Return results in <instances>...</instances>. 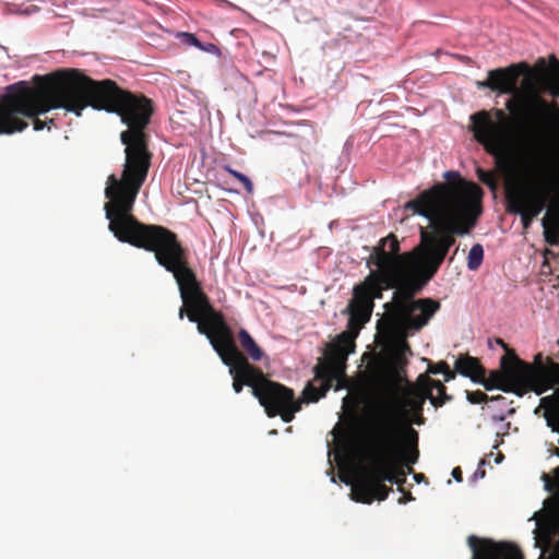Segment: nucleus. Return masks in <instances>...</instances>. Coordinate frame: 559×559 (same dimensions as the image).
<instances>
[{
	"label": "nucleus",
	"mask_w": 559,
	"mask_h": 559,
	"mask_svg": "<svg viewBox=\"0 0 559 559\" xmlns=\"http://www.w3.org/2000/svg\"><path fill=\"white\" fill-rule=\"evenodd\" d=\"M539 364H543V355L542 353H538L534 358V364H531L532 366H539Z\"/></svg>",
	"instance_id": "obj_32"
},
{
	"label": "nucleus",
	"mask_w": 559,
	"mask_h": 559,
	"mask_svg": "<svg viewBox=\"0 0 559 559\" xmlns=\"http://www.w3.org/2000/svg\"><path fill=\"white\" fill-rule=\"evenodd\" d=\"M507 201H508L509 212L519 214L521 216V222H522L523 227L525 229H527L532 225L534 218L531 217V215L524 211V206L521 203H516V202H514V200H507Z\"/></svg>",
	"instance_id": "obj_21"
},
{
	"label": "nucleus",
	"mask_w": 559,
	"mask_h": 559,
	"mask_svg": "<svg viewBox=\"0 0 559 559\" xmlns=\"http://www.w3.org/2000/svg\"><path fill=\"white\" fill-rule=\"evenodd\" d=\"M479 88L510 94L504 109L479 110L471 116L475 140L502 167L509 165L515 145L549 148L559 140V106L543 97H559V60L540 59L534 69L526 62L488 71Z\"/></svg>",
	"instance_id": "obj_3"
},
{
	"label": "nucleus",
	"mask_w": 559,
	"mask_h": 559,
	"mask_svg": "<svg viewBox=\"0 0 559 559\" xmlns=\"http://www.w3.org/2000/svg\"><path fill=\"white\" fill-rule=\"evenodd\" d=\"M557 559H559V556L557 557Z\"/></svg>",
	"instance_id": "obj_39"
},
{
	"label": "nucleus",
	"mask_w": 559,
	"mask_h": 559,
	"mask_svg": "<svg viewBox=\"0 0 559 559\" xmlns=\"http://www.w3.org/2000/svg\"><path fill=\"white\" fill-rule=\"evenodd\" d=\"M489 401L491 402H504L506 397L502 395L489 396Z\"/></svg>",
	"instance_id": "obj_33"
},
{
	"label": "nucleus",
	"mask_w": 559,
	"mask_h": 559,
	"mask_svg": "<svg viewBox=\"0 0 559 559\" xmlns=\"http://www.w3.org/2000/svg\"><path fill=\"white\" fill-rule=\"evenodd\" d=\"M225 170L228 174H230L234 178L239 180L243 185V188L246 189V191L248 193H252L253 192V185H252V181L250 180L249 177H247L246 175H243L242 173H240L238 170L233 169L229 166H226Z\"/></svg>",
	"instance_id": "obj_23"
},
{
	"label": "nucleus",
	"mask_w": 559,
	"mask_h": 559,
	"mask_svg": "<svg viewBox=\"0 0 559 559\" xmlns=\"http://www.w3.org/2000/svg\"><path fill=\"white\" fill-rule=\"evenodd\" d=\"M503 457V454L499 453L496 457V463H500Z\"/></svg>",
	"instance_id": "obj_34"
},
{
	"label": "nucleus",
	"mask_w": 559,
	"mask_h": 559,
	"mask_svg": "<svg viewBox=\"0 0 559 559\" xmlns=\"http://www.w3.org/2000/svg\"><path fill=\"white\" fill-rule=\"evenodd\" d=\"M423 252L419 243L413 250L402 253L400 241L393 233L381 238L372 248L366 260L370 273L353 289L354 308L347 330L328 345L325 356L313 368L314 378L302 391V399L307 403L318 402L331 388L340 391L347 386V359L355 352V338L359 331L370 320L374 299H381L384 290H399L411 278Z\"/></svg>",
	"instance_id": "obj_4"
},
{
	"label": "nucleus",
	"mask_w": 559,
	"mask_h": 559,
	"mask_svg": "<svg viewBox=\"0 0 559 559\" xmlns=\"http://www.w3.org/2000/svg\"><path fill=\"white\" fill-rule=\"evenodd\" d=\"M540 406L545 408L547 425L559 432V390L552 395L542 397Z\"/></svg>",
	"instance_id": "obj_17"
},
{
	"label": "nucleus",
	"mask_w": 559,
	"mask_h": 559,
	"mask_svg": "<svg viewBox=\"0 0 559 559\" xmlns=\"http://www.w3.org/2000/svg\"><path fill=\"white\" fill-rule=\"evenodd\" d=\"M496 342H497V344H498V345H500L502 348H504V349H506V352H507V353H506V355H504V356H509V357H510L511 352H514L513 349H510V348L508 347V345L503 342V340H501V338H497V340H496Z\"/></svg>",
	"instance_id": "obj_31"
},
{
	"label": "nucleus",
	"mask_w": 559,
	"mask_h": 559,
	"mask_svg": "<svg viewBox=\"0 0 559 559\" xmlns=\"http://www.w3.org/2000/svg\"><path fill=\"white\" fill-rule=\"evenodd\" d=\"M531 370L528 362L521 360L514 352L500 359V370H492L489 373L490 381L497 383V389L515 393L522 396L527 392L525 373Z\"/></svg>",
	"instance_id": "obj_12"
},
{
	"label": "nucleus",
	"mask_w": 559,
	"mask_h": 559,
	"mask_svg": "<svg viewBox=\"0 0 559 559\" xmlns=\"http://www.w3.org/2000/svg\"><path fill=\"white\" fill-rule=\"evenodd\" d=\"M417 384L426 390L427 396L435 407H440L452 400V396L447 393V389L440 380H433L427 374H420L417 379Z\"/></svg>",
	"instance_id": "obj_15"
},
{
	"label": "nucleus",
	"mask_w": 559,
	"mask_h": 559,
	"mask_svg": "<svg viewBox=\"0 0 559 559\" xmlns=\"http://www.w3.org/2000/svg\"><path fill=\"white\" fill-rule=\"evenodd\" d=\"M57 70L48 75L34 78L36 87L31 86L25 81H20L9 85L5 93L0 97V134H13L27 128L25 118L33 120L36 131L45 128L46 121L38 118V115L45 114L50 109L58 108L51 106L44 110L43 106L52 104L48 87L50 76L58 73Z\"/></svg>",
	"instance_id": "obj_7"
},
{
	"label": "nucleus",
	"mask_w": 559,
	"mask_h": 559,
	"mask_svg": "<svg viewBox=\"0 0 559 559\" xmlns=\"http://www.w3.org/2000/svg\"><path fill=\"white\" fill-rule=\"evenodd\" d=\"M406 499H407V500H412V499H413L412 495H411V493H408V496H406Z\"/></svg>",
	"instance_id": "obj_36"
},
{
	"label": "nucleus",
	"mask_w": 559,
	"mask_h": 559,
	"mask_svg": "<svg viewBox=\"0 0 559 559\" xmlns=\"http://www.w3.org/2000/svg\"><path fill=\"white\" fill-rule=\"evenodd\" d=\"M407 386L402 389L397 383L392 390L391 397L379 404L374 412L371 432L378 437H394L407 440V428L412 420V413L417 416L414 423L424 424L421 416L425 400L428 399L423 386L416 388L407 379H403Z\"/></svg>",
	"instance_id": "obj_10"
},
{
	"label": "nucleus",
	"mask_w": 559,
	"mask_h": 559,
	"mask_svg": "<svg viewBox=\"0 0 559 559\" xmlns=\"http://www.w3.org/2000/svg\"><path fill=\"white\" fill-rule=\"evenodd\" d=\"M178 37L181 38V41L185 44V45H188V46H195V47H199L201 49H203L202 47V44L200 43V40L191 33H179L178 34Z\"/></svg>",
	"instance_id": "obj_25"
},
{
	"label": "nucleus",
	"mask_w": 559,
	"mask_h": 559,
	"mask_svg": "<svg viewBox=\"0 0 559 559\" xmlns=\"http://www.w3.org/2000/svg\"><path fill=\"white\" fill-rule=\"evenodd\" d=\"M238 341L242 348V350L246 353L247 359L250 358L253 361H260L263 358V350L260 348V346L255 343L253 337L248 333L247 330L241 329L238 332Z\"/></svg>",
	"instance_id": "obj_18"
},
{
	"label": "nucleus",
	"mask_w": 559,
	"mask_h": 559,
	"mask_svg": "<svg viewBox=\"0 0 559 559\" xmlns=\"http://www.w3.org/2000/svg\"><path fill=\"white\" fill-rule=\"evenodd\" d=\"M378 436L371 432L368 466L352 486V499L356 502L370 504L385 500L391 491L385 481L401 489L419 456L418 433L413 427L407 428V440Z\"/></svg>",
	"instance_id": "obj_6"
},
{
	"label": "nucleus",
	"mask_w": 559,
	"mask_h": 559,
	"mask_svg": "<svg viewBox=\"0 0 559 559\" xmlns=\"http://www.w3.org/2000/svg\"><path fill=\"white\" fill-rule=\"evenodd\" d=\"M475 382L481 384L487 391L497 389V383L491 382L490 378L486 377V370L481 373V378H479Z\"/></svg>",
	"instance_id": "obj_27"
},
{
	"label": "nucleus",
	"mask_w": 559,
	"mask_h": 559,
	"mask_svg": "<svg viewBox=\"0 0 559 559\" xmlns=\"http://www.w3.org/2000/svg\"><path fill=\"white\" fill-rule=\"evenodd\" d=\"M467 543L473 550L472 559H523L520 548L509 543H495L474 535L467 538Z\"/></svg>",
	"instance_id": "obj_13"
},
{
	"label": "nucleus",
	"mask_w": 559,
	"mask_h": 559,
	"mask_svg": "<svg viewBox=\"0 0 559 559\" xmlns=\"http://www.w3.org/2000/svg\"><path fill=\"white\" fill-rule=\"evenodd\" d=\"M253 395L269 417L280 416L284 423H290L301 409V401L295 397L293 389L270 380L264 373Z\"/></svg>",
	"instance_id": "obj_11"
},
{
	"label": "nucleus",
	"mask_w": 559,
	"mask_h": 559,
	"mask_svg": "<svg viewBox=\"0 0 559 559\" xmlns=\"http://www.w3.org/2000/svg\"><path fill=\"white\" fill-rule=\"evenodd\" d=\"M452 477L456 480V481H462L463 480V473H462V469L461 467H454L452 469Z\"/></svg>",
	"instance_id": "obj_29"
},
{
	"label": "nucleus",
	"mask_w": 559,
	"mask_h": 559,
	"mask_svg": "<svg viewBox=\"0 0 559 559\" xmlns=\"http://www.w3.org/2000/svg\"><path fill=\"white\" fill-rule=\"evenodd\" d=\"M456 371H452L450 367L448 366V370H444L443 377L445 382H450L455 379Z\"/></svg>",
	"instance_id": "obj_28"
},
{
	"label": "nucleus",
	"mask_w": 559,
	"mask_h": 559,
	"mask_svg": "<svg viewBox=\"0 0 559 559\" xmlns=\"http://www.w3.org/2000/svg\"><path fill=\"white\" fill-rule=\"evenodd\" d=\"M156 261L176 280L182 300L179 318L187 316L189 321L198 324L199 333L207 337L222 361L229 367L234 391L240 393L248 385L253 393L254 388L260 384L263 371L250 364L238 349L234 333L223 313L212 306L195 272L189 265L187 250L163 255Z\"/></svg>",
	"instance_id": "obj_5"
},
{
	"label": "nucleus",
	"mask_w": 559,
	"mask_h": 559,
	"mask_svg": "<svg viewBox=\"0 0 559 559\" xmlns=\"http://www.w3.org/2000/svg\"><path fill=\"white\" fill-rule=\"evenodd\" d=\"M443 177L448 182L433 185L405 204L406 210L429 221L427 227H420L424 252L411 278L384 304L385 314L377 323L383 346L390 354L395 382L407 379L406 356L412 354L407 338L424 329L441 308L439 300L415 299V296L437 274L456 237L468 234L483 211L484 192L478 185L463 180L453 170L445 171Z\"/></svg>",
	"instance_id": "obj_2"
},
{
	"label": "nucleus",
	"mask_w": 559,
	"mask_h": 559,
	"mask_svg": "<svg viewBox=\"0 0 559 559\" xmlns=\"http://www.w3.org/2000/svg\"><path fill=\"white\" fill-rule=\"evenodd\" d=\"M448 364L445 361H439L437 364H431L428 367V372L432 374H438L444 372V370H448Z\"/></svg>",
	"instance_id": "obj_26"
},
{
	"label": "nucleus",
	"mask_w": 559,
	"mask_h": 559,
	"mask_svg": "<svg viewBox=\"0 0 559 559\" xmlns=\"http://www.w3.org/2000/svg\"><path fill=\"white\" fill-rule=\"evenodd\" d=\"M551 142L549 148L524 147L534 154V164L530 175L535 187V195L530 197L520 187H507V200H514L524 206V211L535 218L547 207L544 217L548 222L559 221V159L555 152V144Z\"/></svg>",
	"instance_id": "obj_8"
},
{
	"label": "nucleus",
	"mask_w": 559,
	"mask_h": 559,
	"mask_svg": "<svg viewBox=\"0 0 559 559\" xmlns=\"http://www.w3.org/2000/svg\"><path fill=\"white\" fill-rule=\"evenodd\" d=\"M484 259V249L481 245H474L467 255V267L471 271H476L479 269Z\"/></svg>",
	"instance_id": "obj_19"
},
{
	"label": "nucleus",
	"mask_w": 559,
	"mask_h": 559,
	"mask_svg": "<svg viewBox=\"0 0 559 559\" xmlns=\"http://www.w3.org/2000/svg\"><path fill=\"white\" fill-rule=\"evenodd\" d=\"M531 370L525 373L527 391H534L542 394L555 385H559V364L552 359H547V365L532 366Z\"/></svg>",
	"instance_id": "obj_14"
},
{
	"label": "nucleus",
	"mask_w": 559,
	"mask_h": 559,
	"mask_svg": "<svg viewBox=\"0 0 559 559\" xmlns=\"http://www.w3.org/2000/svg\"><path fill=\"white\" fill-rule=\"evenodd\" d=\"M415 477H416V479H420V477H424V475H423V474H420V475H417V476H415Z\"/></svg>",
	"instance_id": "obj_38"
},
{
	"label": "nucleus",
	"mask_w": 559,
	"mask_h": 559,
	"mask_svg": "<svg viewBox=\"0 0 559 559\" xmlns=\"http://www.w3.org/2000/svg\"><path fill=\"white\" fill-rule=\"evenodd\" d=\"M466 399L471 404H480L489 402V396L483 391H466Z\"/></svg>",
	"instance_id": "obj_24"
},
{
	"label": "nucleus",
	"mask_w": 559,
	"mask_h": 559,
	"mask_svg": "<svg viewBox=\"0 0 559 559\" xmlns=\"http://www.w3.org/2000/svg\"><path fill=\"white\" fill-rule=\"evenodd\" d=\"M493 419L498 420V421H503L504 420V416L503 415L495 416Z\"/></svg>",
	"instance_id": "obj_35"
},
{
	"label": "nucleus",
	"mask_w": 559,
	"mask_h": 559,
	"mask_svg": "<svg viewBox=\"0 0 559 559\" xmlns=\"http://www.w3.org/2000/svg\"><path fill=\"white\" fill-rule=\"evenodd\" d=\"M454 369L463 377L469 378L473 382L481 378L486 370L479 359L468 354L460 355L454 364Z\"/></svg>",
	"instance_id": "obj_16"
},
{
	"label": "nucleus",
	"mask_w": 559,
	"mask_h": 559,
	"mask_svg": "<svg viewBox=\"0 0 559 559\" xmlns=\"http://www.w3.org/2000/svg\"><path fill=\"white\" fill-rule=\"evenodd\" d=\"M48 87L52 104L81 116L86 107L117 114L128 129L120 139L126 159L120 176L107 177L105 197L108 229L121 242L154 252L155 259L183 250L177 235L160 225L141 223L133 214L136 197L144 185L153 154L145 132L154 114V103L143 94L121 88L115 81L93 80L79 69H62L50 76Z\"/></svg>",
	"instance_id": "obj_1"
},
{
	"label": "nucleus",
	"mask_w": 559,
	"mask_h": 559,
	"mask_svg": "<svg viewBox=\"0 0 559 559\" xmlns=\"http://www.w3.org/2000/svg\"><path fill=\"white\" fill-rule=\"evenodd\" d=\"M556 455L559 456V449L556 450ZM542 479L548 492L559 496V466L552 469V478L548 474H543Z\"/></svg>",
	"instance_id": "obj_20"
},
{
	"label": "nucleus",
	"mask_w": 559,
	"mask_h": 559,
	"mask_svg": "<svg viewBox=\"0 0 559 559\" xmlns=\"http://www.w3.org/2000/svg\"><path fill=\"white\" fill-rule=\"evenodd\" d=\"M404 502H405V499H403V498L399 499V503H404Z\"/></svg>",
	"instance_id": "obj_37"
},
{
	"label": "nucleus",
	"mask_w": 559,
	"mask_h": 559,
	"mask_svg": "<svg viewBox=\"0 0 559 559\" xmlns=\"http://www.w3.org/2000/svg\"><path fill=\"white\" fill-rule=\"evenodd\" d=\"M476 174L479 181L486 185L489 189H491L492 191L497 189L498 182L492 171H488L483 168H477Z\"/></svg>",
	"instance_id": "obj_22"
},
{
	"label": "nucleus",
	"mask_w": 559,
	"mask_h": 559,
	"mask_svg": "<svg viewBox=\"0 0 559 559\" xmlns=\"http://www.w3.org/2000/svg\"><path fill=\"white\" fill-rule=\"evenodd\" d=\"M551 142L549 148L524 147L534 154V164L530 175L535 187V195L530 197L520 187H507V200H514L524 206V211L535 218L547 207L544 217L548 222L559 221V159L555 152V144Z\"/></svg>",
	"instance_id": "obj_9"
},
{
	"label": "nucleus",
	"mask_w": 559,
	"mask_h": 559,
	"mask_svg": "<svg viewBox=\"0 0 559 559\" xmlns=\"http://www.w3.org/2000/svg\"><path fill=\"white\" fill-rule=\"evenodd\" d=\"M485 464H486V460L485 459L480 460L479 466H478L477 471L475 472V477H481V478L485 477L486 472H485V469L481 468V466Z\"/></svg>",
	"instance_id": "obj_30"
}]
</instances>
